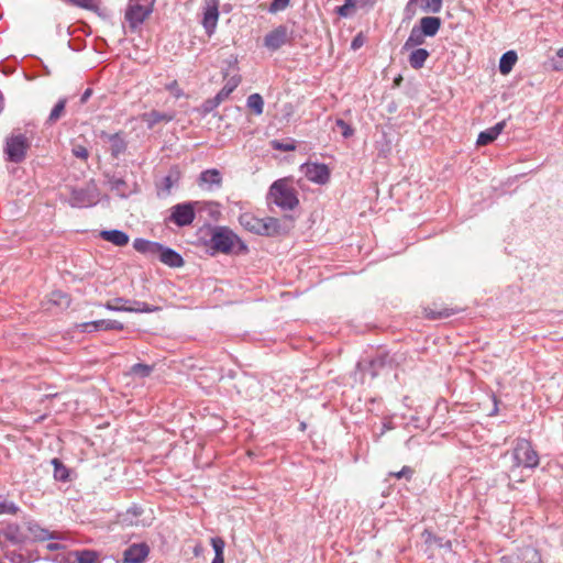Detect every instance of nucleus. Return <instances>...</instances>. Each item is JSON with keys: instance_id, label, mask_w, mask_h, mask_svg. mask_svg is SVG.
<instances>
[{"instance_id": "f257e3e1", "label": "nucleus", "mask_w": 563, "mask_h": 563, "mask_svg": "<svg viewBox=\"0 0 563 563\" xmlns=\"http://www.w3.org/2000/svg\"><path fill=\"white\" fill-rule=\"evenodd\" d=\"M210 247L218 253H246L245 243L230 229L220 227L214 230L210 239Z\"/></svg>"}, {"instance_id": "f03ea898", "label": "nucleus", "mask_w": 563, "mask_h": 563, "mask_svg": "<svg viewBox=\"0 0 563 563\" xmlns=\"http://www.w3.org/2000/svg\"><path fill=\"white\" fill-rule=\"evenodd\" d=\"M268 200L284 210H292L299 203L295 189L286 179L273 183L268 191Z\"/></svg>"}, {"instance_id": "7ed1b4c3", "label": "nucleus", "mask_w": 563, "mask_h": 563, "mask_svg": "<svg viewBox=\"0 0 563 563\" xmlns=\"http://www.w3.org/2000/svg\"><path fill=\"white\" fill-rule=\"evenodd\" d=\"M241 225L250 232L261 235H275L279 232L280 223L275 218L261 219L252 213L240 216Z\"/></svg>"}, {"instance_id": "20e7f679", "label": "nucleus", "mask_w": 563, "mask_h": 563, "mask_svg": "<svg viewBox=\"0 0 563 563\" xmlns=\"http://www.w3.org/2000/svg\"><path fill=\"white\" fill-rule=\"evenodd\" d=\"M155 0H129L125 21L130 29L136 30L152 14Z\"/></svg>"}, {"instance_id": "39448f33", "label": "nucleus", "mask_w": 563, "mask_h": 563, "mask_svg": "<svg viewBox=\"0 0 563 563\" xmlns=\"http://www.w3.org/2000/svg\"><path fill=\"white\" fill-rule=\"evenodd\" d=\"M29 148L30 141L23 133H12L5 139L4 154L8 162L21 163Z\"/></svg>"}, {"instance_id": "423d86ee", "label": "nucleus", "mask_w": 563, "mask_h": 563, "mask_svg": "<svg viewBox=\"0 0 563 563\" xmlns=\"http://www.w3.org/2000/svg\"><path fill=\"white\" fill-rule=\"evenodd\" d=\"M512 456L516 466L534 468L539 465V455L526 439H519L514 448Z\"/></svg>"}, {"instance_id": "0eeeda50", "label": "nucleus", "mask_w": 563, "mask_h": 563, "mask_svg": "<svg viewBox=\"0 0 563 563\" xmlns=\"http://www.w3.org/2000/svg\"><path fill=\"white\" fill-rule=\"evenodd\" d=\"M27 537L16 523H8L0 528V549L5 550L11 547H20L26 541Z\"/></svg>"}, {"instance_id": "6e6552de", "label": "nucleus", "mask_w": 563, "mask_h": 563, "mask_svg": "<svg viewBox=\"0 0 563 563\" xmlns=\"http://www.w3.org/2000/svg\"><path fill=\"white\" fill-rule=\"evenodd\" d=\"M195 206L192 202L177 203L170 209L168 221L177 227L190 225L195 220Z\"/></svg>"}, {"instance_id": "1a4fd4ad", "label": "nucleus", "mask_w": 563, "mask_h": 563, "mask_svg": "<svg viewBox=\"0 0 563 563\" xmlns=\"http://www.w3.org/2000/svg\"><path fill=\"white\" fill-rule=\"evenodd\" d=\"M290 40L289 30L286 25H278L264 37V46L269 51H277Z\"/></svg>"}, {"instance_id": "9d476101", "label": "nucleus", "mask_w": 563, "mask_h": 563, "mask_svg": "<svg viewBox=\"0 0 563 563\" xmlns=\"http://www.w3.org/2000/svg\"><path fill=\"white\" fill-rule=\"evenodd\" d=\"M202 25L208 35H212L219 20V0H205Z\"/></svg>"}, {"instance_id": "9b49d317", "label": "nucleus", "mask_w": 563, "mask_h": 563, "mask_svg": "<svg viewBox=\"0 0 563 563\" xmlns=\"http://www.w3.org/2000/svg\"><path fill=\"white\" fill-rule=\"evenodd\" d=\"M302 170L306 175V177L316 184H327L330 178V170L327 165L324 164H306L302 167Z\"/></svg>"}, {"instance_id": "f8f14e48", "label": "nucleus", "mask_w": 563, "mask_h": 563, "mask_svg": "<svg viewBox=\"0 0 563 563\" xmlns=\"http://www.w3.org/2000/svg\"><path fill=\"white\" fill-rule=\"evenodd\" d=\"M150 553V547L144 543H133L123 552L124 563H143Z\"/></svg>"}, {"instance_id": "ddd939ff", "label": "nucleus", "mask_w": 563, "mask_h": 563, "mask_svg": "<svg viewBox=\"0 0 563 563\" xmlns=\"http://www.w3.org/2000/svg\"><path fill=\"white\" fill-rule=\"evenodd\" d=\"M508 563H543L540 552L531 547L521 549L516 555L505 558Z\"/></svg>"}, {"instance_id": "4468645a", "label": "nucleus", "mask_w": 563, "mask_h": 563, "mask_svg": "<svg viewBox=\"0 0 563 563\" xmlns=\"http://www.w3.org/2000/svg\"><path fill=\"white\" fill-rule=\"evenodd\" d=\"M181 174L177 166L169 169L168 174L157 184L158 195L168 196L174 186L180 180Z\"/></svg>"}, {"instance_id": "2eb2a0df", "label": "nucleus", "mask_w": 563, "mask_h": 563, "mask_svg": "<svg viewBox=\"0 0 563 563\" xmlns=\"http://www.w3.org/2000/svg\"><path fill=\"white\" fill-rule=\"evenodd\" d=\"M141 121L146 124L147 129H153L158 123H168L174 120L175 114L173 112H161L157 110H152L150 112H145L141 114Z\"/></svg>"}, {"instance_id": "dca6fc26", "label": "nucleus", "mask_w": 563, "mask_h": 563, "mask_svg": "<svg viewBox=\"0 0 563 563\" xmlns=\"http://www.w3.org/2000/svg\"><path fill=\"white\" fill-rule=\"evenodd\" d=\"M155 257L169 267L176 268L184 265V260L179 253L162 244H159V252L156 253Z\"/></svg>"}, {"instance_id": "f3484780", "label": "nucleus", "mask_w": 563, "mask_h": 563, "mask_svg": "<svg viewBox=\"0 0 563 563\" xmlns=\"http://www.w3.org/2000/svg\"><path fill=\"white\" fill-rule=\"evenodd\" d=\"M82 331L85 332H92V331H99V330H123L124 325L123 323L117 321V320H97V321H90L85 322L80 324Z\"/></svg>"}, {"instance_id": "a211bd4d", "label": "nucleus", "mask_w": 563, "mask_h": 563, "mask_svg": "<svg viewBox=\"0 0 563 563\" xmlns=\"http://www.w3.org/2000/svg\"><path fill=\"white\" fill-rule=\"evenodd\" d=\"M26 529L33 541H46L53 539H59L57 533L51 532L49 530L41 527L37 522L30 521L26 525Z\"/></svg>"}, {"instance_id": "6ab92c4d", "label": "nucleus", "mask_w": 563, "mask_h": 563, "mask_svg": "<svg viewBox=\"0 0 563 563\" xmlns=\"http://www.w3.org/2000/svg\"><path fill=\"white\" fill-rule=\"evenodd\" d=\"M441 24L442 21L438 16H423L417 26L427 37H433L438 34Z\"/></svg>"}, {"instance_id": "aec40b11", "label": "nucleus", "mask_w": 563, "mask_h": 563, "mask_svg": "<svg viewBox=\"0 0 563 563\" xmlns=\"http://www.w3.org/2000/svg\"><path fill=\"white\" fill-rule=\"evenodd\" d=\"M505 126H506V122L500 121V122L496 123L494 126H492L485 131H482L478 134L476 144L478 146H484V145H487V144L494 142L498 137V135L503 132Z\"/></svg>"}, {"instance_id": "412c9836", "label": "nucleus", "mask_w": 563, "mask_h": 563, "mask_svg": "<svg viewBox=\"0 0 563 563\" xmlns=\"http://www.w3.org/2000/svg\"><path fill=\"white\" fill-rule=\"evenodd\" d=\"M100 236L107 241V242H110L112 244H114L115 246H125L129 241H130V238L129 235L121 231V230H103L100 232Z\"/></svg>"}, {"instance_id": "4be33fe9", "label": "nucleus", "mask_w": 563, "mask_h": 563, "mask_svg": "<svg viewBox=\"0 0 563 563\" xmlns=\"http://www.w3.org/2000/svg\"><path fill=\"white\" fill-rule=\"evenodd\" d=\"M418 4L423 12L438 13L442 9V0H409L407 10H415Z\"/></svg>"}, {"instance_id": "5701e85b", "label": "nucleus", "mask_w": 563, "mask_h": 563, "mask_svg": "<svg viewBox=\"0 0 563 563\" xmlns=\"http://www.w3.org/2000/svg\"><path fill=\"white\" fill-rule=\"evenodd\" d=\"M159 244L145 239H135L133 241L134 250L150 257L156 256V253L159 252Z\"/></svg>"}, {"instance_id": "b1692460", "label": "nucleus", "mask_w": 563, "mask_h": 563, "mask_svg": "<svg viewBox=\"0 0 563 563\" xmlns=\"http://www.w3.org/2000/svg\"><path fill=\"white\" fill-rule=\"evenodd\" d=\"M426 37L427 36L419 30V27L415 25L402 46V51H408L422 45L426 42Z\"/></svg>"}, {"instance_id": "393cba45", "label": "nucleus", "mask_w": 563, "mask_h": 563, "mask_svg": "<svg viewBox=\"0 0 563 563\" xmlns=\"http://www.w3.org/2000/svg\"><path fill=\"white\" fill-rule=\"evenodd\" d=\"M430 54L426 48H415L411 51L408 62L413 69H420L423 67L426 60Z\"/></svg>"}, {"instance_id": "a878e982", "label": "nucleus", "mask_w": 563, "mask_h": 563, "mask_svg": "<svg viewBox=\"0 0 563 563\" xmlns=\"http://www.w3.org/2000/svg\"><path fill=\"white\" fill-rule=\"evenodd\" d=\"M70 563H97L98 555L93 551L82 550L69 553Z\"/></svg>"}, {"instance_id": "bb28decb", "label": "nucleus", "mask_w": 563, "mask_h": 563, "mask_svg": "<svg viewBox=\"0 0 563 563\" xmlns=\"http://www.w3.org/2000/svg\"><path fill=\"white\" fill-rule=\"evenodd\" d=\"M199 181L200 184H207L210 187H220L222 184V176L221 173L216 168L207 169L200 174Z\"/></svg>"}, {"instance_id": "cd10ccee", "label": "nucleus", "mask_w": 563, "mask_h": 563, "mask_svg": "<svg viewBox=\"0 0 563 563\" xmlns=\"http://www.w3.org/2000/svg\"><path fill=\"white\" fill-rule=\"evenodd\" d=\"M46 305L56 306L58 309H66L70 305V298L66 292L54 290L49 294Z\"/></svg>"}, {"instance_id": "c85d7f7f", "label": "nucleus", "mask_w": 563, "mask_h": 563, "mask_svg": "<svg viewBox=\"0 0 563 563\" xmlns=\"http://www.w3.org/2000/svg\"><path fill=\"white\" fill-rule=\"evenodd\" d=\"M517 59L518 56L515 51H508L504 53L499 60V71L503 75L509 74L512 70Z\"/></svg>"}, {"instance_id": "c756f323", "label": "nucleus", "mask_w": 563, "mask_h": 563, "mask_svg": "<svg viewBox=\"0 0 563 563\" xmlns=\"http://www.w3.org/2000/svg\"><path fill=\"white\" fill-rule=\"evenodd\" d=\"M241 77L239 75L231 76L227 79L222 89L216 95L222 102L225 101L234 89L240 85Z\"/></svg>"}, {"instance_id": "7c9ffc66", "label": "nucleus", "mask_w": 563, "mask_h": 563, "mask_svg": "<svg viewBox=\"0 0 563 563\" xmlns=\"http://www.w3.org/2000/svg\"><path fill=\"white\" fill-rule=\"evenodd\" d=\"M110 151L113 157H119L126 150V142L120 134L109 135Z\"/></svg>"}, {"instance_id": "2f4dec72", "label": "nucleus", "mask_w": 563, "mask_h": 563, "mask_svg": "<svg viewBox=\"0 0 563 563\" xmlns=\"http://www.w3.org/2000/svg\"><path fill=\"white\" fill-rule=\"evenodd\" d=\"M130 300L123 298V297H117L111 300H108L103 306L107 310L110 311H125L131 312L132 306H129L128 303Z\"/></svg>"}, {"instance_id": "473e14b6", "label": "nucleus", "mask_w": 563, "mask_h": 563, "mask_svg": "<svg viewBox=\"0 0 563 563\" xmlns=\"http://www.w3.org/2000/svg\"><path fill=\"white\" fill-rule=\"evenodd\" d=\"M7 560L11 563H31L34 559L31 555H25L21 551L11 550V548L1 550Z\"/></svg>"}, {"instance_id": "72a5a7b5", "label": "nucleus", "mask_w": 563, "mask_h": 563, "mask_svg": "<svg viewBox=\"0 0 563 563\" xmlns=\"http://www.w3.org/2000/svg\"><path fill=\"white\" fill-rule=\"evenodd\" d=\"M66 103H67V100L65 98L58 100V102L52 109V111L46 120V124H48V125L55 124L65 114Z\"/></svg>"}, {"instance_id": "f704fd0d", "label": "nucleus", "mask_w": 563, "mask_h": 563, "mask_svg": "<svg viewBox=\"0 0 563 563\" xmlns=\"http://www.w3.org/2000/svg\"><path fill=\"white\" fill-rule=\"evenodd\" d=\"M246 106L256 115H261L264 111V100L260 93H252L247 97Z\"/></svg>"}, {"instance_id": "c9c22d12", "label": "nucleus", "mask_w": 563, "mask_h": 563, "mask_svg": "<svg viewBox=\"0 0 563 563\" xmlns=\"http://www.w3.org/2000/svg\"><path fill=\"white\" fill-rule=\"evenodd\" d=\"M64 2L92 12L99 11V0H64Z\"/></svg>"}, {"instance_id": "e433bc0d", "label": "nucleus", "mask_w": 563, "mask_h": 563, "mask_svg": "<svg viewBox=\"0 0 563 563\" xmlns=\"http://www.w3.org/2000/svg\"><path fill=\"white\" fill-rule=\"evenodd\" d=\"M19 506L12 500L4 496H0V516L1 515H16L19 512Z\"/></svg>"}, {"instance_id": "4c0bfd02", "label": "nucleus", "mask_w": 563, "mask_h": 563, "mask_svg": "<svg viewBox=\"0 0 563 563\" xmlns=\"http://www.w3.org/2000/svg\"><path fill=\"white\" fill-rule=\"evenodd\" d=\"M357 1L358 0H345L342 5L336 8V13L343 18L352 15L353 11L356 8Z\"/></svg>"}, {"instance_id": "58836bf2", "label": "nucleus", "mask_w": 563, "mask_h": 563, "mask_svg": "<svg viewBox=\"0 0 563 563\" xmlns=\"http://www.w3.org/2000/svg\"><path fill=\"white\" fill-rule=\"evenodd\" d=\"M426 312V317L429 318V319H432V320H435V319H442V318H448L452 314L455 313V310L453 309H449V308H444L442 310H433L431 308H428L424 310Z\"/></svg>"}, {"instance_id": "ea45409f", "label": "nucleus", "mask_w": 563, "mask_h": 563, "mask_svg": "<svg viewBox=\"0 0 563 563\" xmlns=\"http://www.w3.org/2000/svg\"><path fill=\"white\" fill-rule=\"evenodd\" d=\"M52 464L54 465V477L59 481H66L68 477V471L62 462L57 459H53Z\"/></svg>"}, {"instance_id": "a19ab883", "label": "nucleus", "mask_w": 563, "mask_h": 563, "mask_svg": "<svg viewBox=\"0 0 563 563\" xmlns=\"http://www.w3.org/2000/svg\"><path fill=\"white\" fill-rule=\"evenodd\" d=\"M73 206L75 207H87L91 205V201L89 199H86V194L84 191H74L73 197Z\"/></svg>"}, {"instance_id": "79ce46f5", "label": "nucleus", "mask_w": 563, "mask_h": 563, "mask_svg": "<svg viewBox=\"0 0 563 563\" xmlns=\"http://www.w3.org/2000/svg\"><path fill=\"white\" fill-rule=\"evenodd\" d=\"M132 303L133 305H132L131 312H154V311L159 310V307H153L143 301L135 300Z\"/></svg>"}, {"instance_id": "37998d69", "label": "nucleus", "mask_w": 563, "mask_h": 563, "mask_svg": "<svg viewBox=\"0 0 563 563\" xmlns=\"http://www.w3.org/2000/svg\"><path fill=\"white\" fill-rule=\"evenodd\" d=\"M272 147L274 150L282 151V152H290V151L296 150V145L292 141L284 142V141L274 140V141H272Z\"/></svg>"}, {"instance_id": "c03bdc74", "label": "nucleus", "mask_w": 563, "mask_h": 563, "mask_svg": "<svg viewBox=\"0 0 563 563\" xmlns=\"http://www.w3.org/2000/svg\"><path fill=\"white\" fill-rule=\"evenodd\" d=\"M152 369L153 367L150 366V365H146V364H134L132 367H131V372L134 374V375H139L141 377H147L151 373H152Z\"/></svg>"}, {"instance_id": "a18cd8bd", "label": "nucleus", "mask_w": 563, "mask_h": 563, "mask_svg": "<svg viewBox=\"0 0 563 563\" xmlns=\"http://www.w3.org/2000/svg\"><path fill=\"white\" fill-rule=\"evenodd\" d=\"M335 125L340 130L342 136L345 139L352 136L354 133L353 128L342 119H336Z\"/></svg>"}, {"instance_id": "49530a36", "label": "nucleus", "mask_w": 563, "mask_h": 563, "mask_svg": "<svg viewBox=\"0 0 563 563\" xmlns=\"http://www.w3.org/2000/svg\"><path fill=\"white\" fill-rule=\"evenodd\" d=\"M211 544L214 550V556H224L223 551H224L225 543L221 538H212Z\"/></svg>"}, {"instance_id": "de8ad7c7", "label": "nucleus", "mask_w": 563, "mask_h": 563, "mask_svg": "<svg viewBox=\"0 0 563 563\" xmlns=\"http://www.w3.org/2000/svg\"><path fill=\"white\" fill-rule=\"evenodd\" d=\"M289 4V0H273L269 5V12L276 13L278 11H283Z\"/></svg>"}, {"instance_id": "09e8293b", "label": "nucleus", "mask_w": 563, "mask_h": 563, "mask_svg": "<svg viewBox=\"0 0 563 563\" xmlns=\"http://www.w3.org/2000/svg\"><path fill=\"white\" fill-rule=\"evenodd\" d=\"M221 103H222V101L220 99H218L217 96H214L213 98L206 100L203 102L202 107H203L205 112H211L217 107H219Z\"/></svg>"}, {"instance_id": "8fccbe9b", "label": "nucleus", "mask_w": 563, "mask_h": 563, "mask_svg": "<svg viewBox=\"0 0 563 563\" xmlns=\"http://www.w3.org/2000/svg\"><path fill=\"white\" fill-rule=\"evenodd\" d=\"M71 152L74 156L82 161H86L89 156V152L84 145H75Z\"/></svg>"}, {"instance_id": "3c124183", "label": "nucleus", "mask_w": 563, "mask_h": 563, "mask_svg": "<svg viewBox=\"0 0 563 563\" xmlns=\"http://www.w3.org/2000/svg\"><path fill=\"white\" fill-rule=\"evenodd\" d=\"M166 89L170 91L176 99L183 96V90L179 88L177 80H173L170 84L166 85Z\"/></svg>"}, {"instance_id": "603ef678", "label": "nucleus", "mask_w": 563, "mask_h": 563, "mask_svg": "<svg viewBox=\"0 0 563 563\" xmlns=\"http://www.w3.org/2000/svg\"><path fill=\"white\" fill-rule=\"evenodd\" d=\"M412 474H413V471L409 466H404L401 468V471H399L397 473H390L391 476H395L397 478L406 477L408 479L412 476Z\"/></svg>"}, {"instance_id": "864d4df0", "label": "nucleus", "mask_w": 563, "mask_h": 563, "mask_svg": "<svg viewBox=\"0 0 563 563\" xmlns=\"http://www.w3.org/2000/svg\"><path fill=\"white\" fill-rule=\"evenodd\" d=\"M92 93V90L90 88L86 89L85 92L81 95L80 102L86 103L87 100L90 98Z\"/></svg>"}, {"instance_id": "5fc2aeb1", "label": "nucleus", "mask_w": 563, "mask_h": 563, "mask_svg": "<svg viewBox=\"0 0 563 563\" xmlns=\"http://www.w3.org/2000/svg\"><path fill=\"white\" fill-rule=\"evenodd\" d=\"M60 548V545L58 543H48L47 544V549L51 550V551H55V550H58Z\"/></svg>"}, {"instance_id": "6e6d98bb", "label": "nucleus", "mask_w": 563, "mask_h": 563, "mask_svg": "<svg viewBox=\"0 0 563 563\" xmlns=\"http://www.w3.org/2000/svg\"><path fill=\"white\" fill-rule=\"evenodd\" d=\"M212 563H224V556H214Z\"/></svg>"}, {"instance_id": "4d7b16f0", "label": "nucleus", "mask_w": 563, "mask_h": 563, "mask_svg": "<svg viewBox=\"0 0 563 563\" xmlns=\"http://www.w3.org/2000/svg\"><path fill=\"white\" fill-rule=\"evenodd\" d=\"M393 427L390 426V422H385L384 426H383V430H382V434L386 431V430H389L391 429Z\"/></svg>"}, {"instance_id": "13d9d810", "label": "nucleus", "mask_w": 563, "mask_h": 563, "mask_svg": "<svg viewBox=\"0 0 563 563\" xmlns=\"http://www.w3.org/2000/svg\"><path fill=\"white\" fill-rule=\"evenodd\" d=\"M360 43H358V38H354L353 42H352V48L356 49L360 47Z\"/></svg>"}, {"instance_id": "bf43d9fd", "label": "nucleus", "mask_w": 563, "mask_h": 563, "mask_svg": "<svg viewBox=\"0 0 563 563\" xmlns=\"http://www.w3.org/2000/svg\"><path fill=\"white\" fill-rule=\"evenodd\" d=\"M2 110H3V95L0 91V113L2 112Z\"/></svg>"}, {"instance_id": "052dcab7", "label": "nucleus", "mask_w": 563, "mask_h": 563, "mask_svg": "<svg viewBox=\"0 0 563 563\" xmlns=\"http://www.w3.org/2000/svg\"><path fill=\"white\" fill-rule=\"evenodd\" d=\"M376 364H380V365H382V364H383V361H382V360H375V361H373V362L371 363V366H372V367H375V366H376Z\"/></svg>"}, {"instance_id": "680f3d73", "label": "nucleus", "mask_w": 563, "mask_h": 563, "mask_svg": "<svg viewBox=\"0 0 563 563\" xmlns=\"http://www.w3.org/2000/svg\"><path fill=\"white\" fill-rule=\"evenodd\" d=\"M556 56L563 59V47L558 51Z\"/></svg>"}, {"instance_id": "e2e57ef3", "label": "nucleus", "mask_w": 563, "mask_h": 563, "mask_svg": "<svg viewBox=\"0 0 563 563\" xmlns=\"http://www.w3.org/2000/svg\"><path fill=\"white\" fill-rule=\"evenodd\" d=\"M554 68H555V69H562V68H563V63L555 64V65H554Z\"/></svg>"}, {"instance_id": "0e129e2a", "label": "nucleus", "mask_w": 563, "mask_h": 563, "mask_svg": "<svg viewBox=\"0 0 563 563\" xmlns=\"http://www.w3.org/2000/svg\"><path fill=\"white\" fill-rule=\"evenodd\" d=\"M0 563H2V561L0 560Z\"/></svg>"}]
</instances>
